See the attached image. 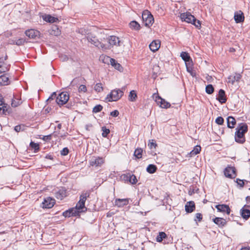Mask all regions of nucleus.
<instances>
[{
    "mask_svg": "<svg viewBox=\"0 0 250 250\" xmlns=\"http://www.w3.org/2000/svg\"><path fill=\"white\" fill-rule=\"evenodd\" d=\"M218 211L222 212H226L227 214H229L230 212V209L229 206L227 205H218L215 206Z\"/></svg>",
    "mask_w": 250,
    "mask_h": 250,
    "instance_id": "16",
    "label": "nucleus"
},
{
    "mask_svg": "<svg viewBox=\"0 0 250 250\" xmlns=\"http://www.w3.org/2000/svg\"><path fill=\"white\" fill-rule=\"evenodd\" d=\"M216 124L221 125L224 123V119L222 117H217L215 120Z\"/></svg>",
    "mask_w": 250,
    "mask_h": 250,
    "instance_id": "53",
    "label": "nucleus"
},
{
    "mask_svg": "<svg viewBox=\"0 0 250 250\" xmlns=\"http://www.w3.org/2000/svg\"><path fill=\"white\" fill-rule=\"evenodd\" d=\"M115 205L118 207H122L128 204V199H116L115 201Z\"/></svg>",
    "mask_w": 250,
    "mask_h": 250,
    "instance_id": "21",
    "label": "nucleus"
},
{
    "mask_svg": "<svg viewBox=\"0 0 250 250\" xmlns=\"http://www.w3.org/2000/svg\"><path fill=\"white\" fill-rule=\"evenodd\" d=\"M103 108V106L101 105H97L95 106L93 109V112L95 113H97L100 112L102 110Z\"/></svg>",
    "mask_w": 250,
    "mask_h": 250,
    "instance_id": "49",
    "label": "nucleus"
},
{
    "mask_svg": "<svg viewBox=\"0 0 250 250\" xmlns=\"http://www.w3.org/2000/svg\"><path fill=\"white\" fill-rule=\"evenodd\" d=\"M244 19V13L241 10L234 13V19L236 23H238L243 22Z\"/></svg>",
    "mask_w": 250,
    "mask_h": 250,
    "instance_id": "13",
    "label": "nucleus"
},
{
    "mask_svg": "<svg viewBox=\"0 0 250 250\" xmlns=\"http://www.w3.org/2000/svg\"><path fill=\"white\" fill-rule=\"evenodd\" d=\"M8 69L7 63H0V73L6 71Z\"/></svg>",
    "mask_w": 250,
    "mask_h": 250,
    "instance_id": "40",
    "label": "nucleus"
},
{
    "mask_svg": "<svg viewBox=\"0 0 250 250\" xmlns=\"http://www.w3.org/2000/svg\"><path fill=\"white\" fill-rule=\"evenodd\" d=\"M193 21H194L191 22V24L194 25L196 28L199 29L201 25V21L199 20L196 19V18L195 20Z\"/></svg>",
    "mask_w": 250,
    "mask_h": 250,
    "instance_id": "46",
    "label": "nucleus"
},
{
    "mask_svg": "<svg viewBox=\"0 0 250 250\" xmlns=\"http://www.w3.org/2000/svg\"><path fill=\"white\" fill-rule=\"evenodd\" d=\"M248 131V126L246 124H241L237 128L235 132V141L239 143H243L245 141L244 134Z\"/></svg>",
    "mask_w": 250,
    "mask_h": 250,
    "instance_id": "1",
    "label": "nucleus"
},
{
    "mask_svg": "<svg viewBox=\"0 0 250 250\" xmlns=\"http://www.w3.org/2000/svg\"><path fill=\"white\" fill-rule=\"evenodd\" d=\"M92 125H85V128L87 130H89L90 128H91Z\"/></svg>",
    "mask_w": 250,
    "mask_h": 250,
    "instance_id": "62",
    "label": "nucleus"
},
{
    "mask_svg": "<svg viewBox=\"0 0 250 250\" xmlns=\"http://www.w3.org/2000/svg\"><path fill=\"white\" fill-rule=\"evenodd\" d=\"M195 208V206L193 201L188 202L185 206V210L188 213L192 212Z\"/></svg>",
    "mask_w": 250,
    "mask_h": 250,
    "instance_id": "22",
    "label": "nucleus"
},
{
    "mask_svg": "<svg viewBox=\"0 0 250 250\" xmlns=\"http://www.w3.org/2000/svg\"><path fill=\"white\" fill-rule=\"evenodd\" d=\"M196 218L199 221H200L202 219V215L200 213H197L196 214Z\"/></svg>",
    "mask_w": 250,
    "mask_h": 250,
    "instance_id": "60",
    "label": "nucleus"
},
{
    "mask_svg": "<svg viewBox=\"0 0 250 250\" xmlns=\"http://www.w3.org/2000/svg\"><path fill=\"white\" fill-rule=\"evenodd\" d=\"M123 93V91L120 89L113 90L109 94L107 95L106 100L109 102L117 101L122 97Z\"/></svg>",
    "mask_w": 250,
    "mask_h": 250,
    "instance_id": "3",
    "label": "nucleus"
},
{
    "mask_svg": "<svg viewBox=\"0 0 250 250\" xmlns=\"http://www.w3.org/2000/svg\"><path fill=\"white\" fill-rule=\"evenodd\" d=\"M148 146L150 149H153L155 148L157 145L154 140H150L149 141Z\"/></svg>",
    "mask_w": 250,
    "mask_h": 250,
    "instance_id": "45",
    "label": "nucleus"
},
{
    "mask_svg": "<svg viewBox=\"0 0 250 250\" xmlns=\"http://www.w3.org/2000/svg\"><path fill=\"white\" fill-rule=\"evenodd\" d=\"M119 111L117 110H115L110 113V115L113 117H117L119 115Z\"/></svg>",
    "mask_w": 250,
    "mask_h": 250,
    "instance_id": "58",
    "label": "nucleus"
},
{
    "mask_svg": "<svg viewBox=\"0 0 250 250\" xmlns=\"http://www.w3.org/2000/svg\"><path fill=\"white\" fill-rule=\"evenodd\" d=\"M25 41V40L23 38H21L15 41L14 43H15L16 45H21L23 44Z\"/></svg>",
    "mask_w": 250,
    "mask_h": 250,
    "instance_id": "51",
    "label": "nucleus"
},
{
    "mask_svg": "<svg viewBox=\"0 0 250 250\" xmlns=\"http://www.w3.org/2000/svg\"><path fill=\"white\" fill-rule=\"evenodd\" d=\"M89 196V192H83L80 196V201L77 204L76 206V208L78 209V210H80L81 212H83L84 211V209L86 210V208L85 207V202L87 197Z\"/></svg>",
    "mask_w": 250,
    "mask_h": 250,
    "instance_id": "4",
    "label": "nucleus"
},
{
    "mask_svg": "<svg viewBox=\"0 0 250 250\" xmlns=\"http://www.w3.org/2000/svg\"><path fill=\"white\" fill-rule=\"evenodd\" d=\"M110 65H111L112 67H113L119 71L123 72L124 69L120 63H110Z\"/></svg>",
    "mask_w": 250,
    "mask_h": 250,
    "instance_id": "39",
    "label": "nucleus"
},
{
    "mask_svg": "<svg viewBox=\"0 0 250 250\" xmlns=\"http://www.w3.org/2000/svg\"><path fill=\"white\" fill-rule=\"evenodd\" d=\"M180 18L183 21L191 23L195 20V17L189 12L183 13L180 14Z\"/></svg>",
    "mask_w": 250,
    "mask_h": 250,
    "instance_id": "8",
    "label": "nucleus"
},
{
    "mask_svg": "<svg viewBox=\"0 0 250 250\" xmlns=\"http://www.w3.org/2000/svg\"><path fill=\"white\" fill-rule=\"evenodd\" d=\"M25 35L29 39H35L40 36V32L33 29H28L25 32Z\"/></svg>",
    "mask_w": 250,
    "mask_h": 250,
    "instance_id": "9",
    "label": "nucleus"
},
{
    "mask_svg": "<svg viewBox=\"0 0 250 250\" xmlns=\"http://www.w3.org/2000/svg\"><path fill=\"white\" fill-rule=\"evenodd\" d=\"M42 19L49 23H55V22H58L59 21V20L58 18L53 17L49 14H45L44 15L42 16Z\"/></svg>",
    "mask_w": 250,
    "mask_h": 250,
    "instance_id": "15",
    "label": "nucleus"
},
{
    "mask_svg": "<svg viewBox=\"0 0 250 250\" xmlns=\"http://www.w3.org/2000/svg\"><path fill=\"white\" fill-rule=\"evenodd\" d=\"M61 31L57 26H55L53 27V29L50 32V34L55 36H58L60 34Z\"/></svg>",
    "mask_w": 250,
    "mask_h": 250,
    "instance_id": "36",
    "label": "nucleus"
},
{
    "mask_svg": "<svg viewBox=\"0 0 250 250\" xmlns=\"http://www.w3.org/2000/svg\"><path fill=\"white\" fill-rule=\"evenodd\" d=\"M224 174L226 177L229 178H234L236 176L235 170L234 167H228L224 170Z\"/></svg>",
    "mask_w": 250,
    "mask_h": 250,
    "instance_id": "10",
    "label": "nucleus"
},
{
    "mask_svg": "<svg viewBox=\"0 0 250 250\" xmlns=\"http://www.w3.org/2000/svg\"><path fill=\"white\" fill-rule=\"evenodd\" d=\"M142 17L144 25L146 27H150L154 23L153 16L147 10L143 12Z\"/></svg>",
    "mask_w": 250,
    "mask_h": 250,
    "instance_id": "2",
    "label": "nucleus"
},
{
    "mask_svg": "<svg viewBox=\"0 0 250 250\" xmlns=\"http://www.w3.org/2000/svg\"><path fill=\"white\" fill-rule=\"evenodd\" d=\"M241 78V75L240 74H235L234 76H230L228 78V83L233 84L236 81L238 82Z\"/></svg>",
    "mask_w": 250,
    "mask_h": 250,
    "instance_id": "26",
    "label": "nucleus"
},
{
    "mask_svg": "<svg viewBox=\"0 0 250 250\" xmlns=\"http://www.w3.org/2000/svg\"><path fill=\"white\" fill-rule=\"evenodd\" d=\"M95 90L97 92H102L103 90V87L101 83H97L94 86Z\"/></svg>",
    "mask_w": 250,
    "mask_h": 250,
    "instance_id": "42",
    "label": "nucleus"
},
{
    "mask_svg": "<svg viewBox=\"0 0 250 250\" xmlns=\"http://www.w3.org/2000/svg\"><path fill=\"white\" fill-rule=\"evenodd\" d=\"M54 204L55 200L50 197H47L45 198L44 201L42 203V207L43 208H50L54 206Z\"/></svg>",
    "mask_w": 250,
    "mask_h": 250,
    "instance_id": "11",
    "label": "nucleus"
},
{
    "mask_svg": "<svg viewBox=\"0 0 250 250\" xmlns=\"http://www.w3.org/2000/svg\"><path fill=\"white\" fill-rule=\"evenodd\" d=\"M63 215L65 217H70L71 216V213L70 209L65 211L63 213Z\"/></svg>",
    "mask_w": 250,
    "mask_h": 250,
    "instance_id": "57",
    "label": "nucleus"
},
{
    "mask_svg": "<svg viewBox=\"0 0 250 250\" xmlns=\"http://www.w3.org/2000/svg\"><path fill=\"white\" fill-rule=\"evenodd\" d=\"M227 122L228 127L230 128H233L236 124L235 119L232 116H229L227 118Z\"/></svg>",
    "mask_w": 250,
    "mask_h": 250,
    "instance_id": "31",
    "label": "nucleus"
},
{
    "mask_svg": "<svg viewBox=\"0 0 250 250\" xmlns=\"http://www.w3.org/2000/svg\"><path fill=\"white\" fill-rule=\"evenodd\" d=\"M68 58L66 56H64L63 57L62 61H67Z\"/></svg>",
    "mask_w": 250,
    "mask_h": 250,
    "instance_id": "63",
    "label": "nucleus"
},
{
    "mask_svg": "<svg viewBox=\"0 0 250 250\" xmlns=\"http://www.w3.org/2000/svg\"><path fill=\"white\" fill-rule=\"evenodd\" d=\"M122 177L124 180L129 181V183L131 184H135L137 182L136 177L133 174H124L122 175Z\"/></svg>",
    "mask_w": 250,
    "mask_h": 250,
    "instance_id": "14",
    "label": "nucleus"
},
{
    "mask_svg": "<svg viewBox=\"0 0 250 250\" xmlns=\"http://www.w3.org/2000/svg\"><path fill=\"white\" fill-rule=\"evenodd\" d=\"M236 182L238 184V185L240 186V187H243L244 185V182L242 180L237 179Z\"/></svg>",
    "mask_w": 250,
    "mask_h": 250,
    "instance_id": "56",
    "label": "nucleus"
},
{
    "mask_svg": "<svg viewBox=\"0 0 250 250\" xmlns=\"http://www.w3.org/2000/svg\"><path fill=\"white\" fill-rule=\"evenodd\" d=\"M10 81L8 77L5 75L0 76V86H4L9 84Z\"/></svg>",
    "mask_w": 250,
    "mask_h": 250,
    "instance_id": "28",
    "label": "nucleus"
},
{
    "mask_svg": "<svg viewBox=\"0 0 250 250\" xmlns=\"http://www.w3.org/2000/svg\"><path fill=\"white\" fill-rule=\"evenodd\" d=\"M153 98L157 103V104L162 108H167L170 106V103L166 101L165 99H162L157 94H154L153 95Z\"/></svg>",
    "mask_w": 250,
    "mask_h": 250,
    "instance_id": "5",
    "label": "nucleus"
},
{
    "mask_svg": "<svg viewBox=\"0 0 250 250\" xmlns=\"http://www.w3.org/2000/svg\"><path fill=\"white\" fill-rule=\"evenodd\" d=\"M187 71L190 73L192 77L196 75V68L194 66L193 63H185Z\"/></svg>",
    "mask_w": 250,
    "mask_h": 250,
    "instance_id": "18",
    "label": "nucleus"
},
{
    "mask_svg": "<svg viewBox=\"0 0 250 250\" xmlns=\"http://www.w3.org/2000/svg\"><path fill=\"white\" fill-rule=\"evenodd\" d=\"M93 45L97 47L99 49H102L103 51L109 49V45H105V44L102 43L101 42H100L98 40V39L97 38L96 39V41L94 42Z\"/></svg>",
    "mask_w": 250,
    "mask_h": 250,
    "instance_id": "20",
    "label": "nucleus"
},
{
    "mask_svg": "<svg viewBox=\"0 0 250 250\" xmlns=\"http://www.w3.org/2000/svg\"><path fill=\"white\" fill-rule=\"evenodd\" d=\"M235 51V48H234L233 47H230L229 48V52H234Z\"/></svg>",
    "mask_w": 250,
    "mask_h": 250,
    "instance_id": "64",
    "label": "nucleus"
},
{
    "mask_svg": "<svg viewBox=\"0 0 250 250\" xmlns=\"http://www.w3.org/2000/svg\"><path fill=\"white\" fill-rule=\"evenodd\" d=\"M3 104H4L3 101L0 99V105H2V107H0V113L6 114V112L8 111V108Z\"/></svg>",
    "mask_w": 250,
    "mask_h": 250,
    "instance_id": "37",
    "label": "nucleus"
},
{
    "mask_svg": "<svg viewBox=\"0 0 250 250\" xmlns=\"http://www.w3.org/2000/svg\"><path fill=\"white\" fill-rule=\"evenodd\" d=\"M137 96L135 90H131L128 95V100L131 102H134L136 100Z\"/></svg>",
    "mask_w": 250,
    "mask_h": 250,
    "instance_id": "33",
    "label": "nucleus"
},
{
    "mask_svg": "<svg viewBox=\"0 0 250 250\" xmlns=\"http://www.w3.org/2000/svg\"><path fill=\"white\" fill-rule=\"evenodd\" d=\"M30 146L32 148H33L35 150V151H37L39 149V145L33 142H31L30 143Z\"/></svg>",
    "mask_w": 250,
    "mask_h": 250,
    "instance_id": "50",
    "label": "nucleus"
},
{
    "mask_svg": "<svg viewBox=\"0 0 250 250\" xmlns=\"http://www.w3.org/2000/svg\"><path fill=\"white\" fill-rule=\"evenodd\" d=\"M87 91L86 87L85 85L82 84L79 86V92H86Z\"/></svg>",
    "mask_w": 250,
    "mask_h": 250,
    "instance_id": "52",
    "label": "nucleus"
},
{
    "mask_svg": "<svg viewBox=\"0 0 250 250\" xmlns=\"http://www.w3.org/2000/svg\"><path fill=\"white\" fill-rule=\"evenodd\" d=\"M217 99L222 104L225 103L226 102L227 99L225 96V93L224 90L223 89H220L219 90Z\"/></svg>",
    "mask_w": 250,
    "mask_h": 250,
    "instance_id": "27",
    "label": "nucleus"
},
{
    "mask_svg": "<svg viewBox=\"0 0 250 250\" xmlns=\"http://www.w3.org/2000/svg\"><path fill=\"white\" fill-rule=\"evenodd\" d=\"M206 91L208 94H211L214 91V88L211 84H208L206 86Z\"/></svg>",
    "mask_w": 250,
    "mask_h": 250,
    "instance_id": "41",
    "label": "nucleus"
},
{
    "mask_svg": "<svg viewBox=\"0 0 250 250\" xmlns=\"http://www.w3.org/2000/svg\"><path fill=\"white\" fill-rule=\"evenodd\" d=\"M99 61L101 62H116L115 59L104 54L100 56Z\"/></svg>",
    "mask_w": 250,
    "mask_h": 250,
    "instance_id": "19",
    "label": "nucleus"
},
{
    "mask_svg": "<svg viewBox=\"0 0 250 250\" xmlns=\"http://www.w3.org/2000/svg\"><path fill=\"white\" fill-rule=\"evenodd\" d=\"M69 95L67 92H62L56 98V102L59 105H63L69 100Z\"/></svg>",
    "mask_w": 250,
    "mask_h": 250,
    "instance_id": "7",
    "label": "nucleus"
},
{
    "mask_svg": "<svg viewBox=\"0 0 250 250\" xmlns=\"http://www.w3.org/2000/svg\"><path fill=\"white\" fill-rule=\"evenodd\" d=\"M51 135H47V136H44L43 138V139L44 140H50L51 139Z\"/></svg>",
    "mask_w": 250,
    "mask_h": 250,
    "instance_id": "61",
    "label": "nucleus"
},
{
    "mask_svg": "<svg viewBox=\"0 0 250 250\" xmlns=\"http://www.w3.org/2000/svg\"><path fill=\"white\" fill-rule=\"evenodd\" d=\"M86 38L87 40L88 41V42H89L91 43L92 44H94V42L96 41V37H93L91 35H88L86 37Z\"/></svg>",
    "mask_w": 250,
    "mask_h": 250,
    "instance_id": "43",
    "label": "nucleus"
},
{
    "mask_svg": "<svg viewBox=\"0 0 250 250\" xmlns=\"http://www.w3.org/2000/svg\"><path fill=\"white\" fill-rule=\"evenodd\" d=\"M56 97V92H53L51 95L49 97V98L48 99V101H50V100H53L54 99H55V98Z\"/></svg>",
    "mask_w": 250,
    "mask_h": 250,
    "instance_id": "59",
    "label": "nucleus"
},
{
    "mask_svg": "<svg viewBox=\"0 0 250 250\" xmlns=\"http://www.w3.org/2000/svg\"><path fill=\"white\" fill-rule=\"evenodd\" d=\"M14 129L16 132H19L24 129V126L23 125H18L15 127Z\"/></svg>",
    "mask_w": 250,
    "mask_h": 250,
    "instance_id": "48",
    "label": "nucleus"
},
{
    "mask_svg": "<svg viewBox=\"0 0 250 250\" xmlns=\"http://www.w3.org/2000/svg\"><path fill=\"white\" fill-rule=\"evenodd\" d=\"M129 26L132 30L139 31L141 29L140 24L136 21H132L129 23Z\"/></svg>",
    "mask_w": 250,
    "mask_h": 250,
    "instance_id": "30",
    "label": "nucleus"
},
{
    "mask_svg": "<svg viewBox=\"0 0 250 250\" xmlns=\"http://www.w3.org/2000/svg\"><path fill=\"white\" fill-rule=\"evenodd\" d=\"M71 215L72 216H77L79 215V213L80 212H82L80 210H78V209H77L76 208H72L70 209Z\"/></svg>",
    "mask_w": 250,
    "mask_h": 250,
    "instance_id": "44",
    "label": "nucleus"
},
{
    "mask_svg": "<svg viewBox=\"0 0 250 250\" xmlns=\"http://www.w3.org/2000/svg\"><path fill=\"white\" fill-rule=\"evenodd\" d=\"M180 57L185 62H193L189 53L187 52H182L180 54Z\"/></svg>",
    "mask_w": 250,
    "mask_h": 250,
    "instance_id": "23",
    "label": "nucleus"
},
{
    "mask_svg": "<svg viewBox=\"0 0 250 250\" xmlns=\"http://www.w3.org/2000/svg\"><path fill=\"white\" fill-rule=\"evenodd\" d=\"M160 67L157 64H155L153 65V70L154 73L157 74L159 72Z\"/></svg>",
    "mask_w": 250,
    "mask_h": 250,
    "instance_id": "54",
    "label": "nucleus"
},
{
    "mask_svg": "<svg viewBox=\"0 0 250 250\" xmlns=\"http://www.w3.org/2000/svg\"><path fill=\"white\" fill-rule=\"evenodd\" d=\"M213 222L219 227H223L226 224V221L224 219L220 217L214 218Z\"/></svg>",
    "mask_w": 250,
    "mask_h": 250,
    "instance_id": "29",
    "label": "nucleus"
},
{
    "mask_svg": "<svg viewBox=\"0 0 250 250\" xmlns=\"http://www.w3.org/2000/svg\"><path fill=\"white\" fill-rule=\"evenodd\" d=\"M104 163V160L102 157H93L90 161V165L92 166L100 167Z\"/></svg>",
    "mask_w": 250,
    "mask_h": 250,
    "instance_id": "12",
    "label": "nucleus"
},
{
    "mask_svg": "<svg viewBox=\"0 0 250 250\" xmlns=\"http://www.w3.org/2000/svg\"><path fill=\"white\" fill-rule=\"evenodd\" d=\"M143 149L141 148H137L135 151L134 155L138 159L141 158L142 156Z\"/></svg>",
    "mask_w": 250,
    "mask_h": 250,
    "instance_id": "38",
    "label": "nucleus"
},
{
    "mask_svg": "<svg viewBox=\"0 0 250 250\" xmlns=\"http://www.w3.org/2000/svg\"><path fill=\"white\" fill-rule=\"evenodd\" d=\"M161 42L159 40L153 41L149 45L150 49L153 52L157 51L160 47Z\"/></svg>",
    "mask_w": 250,
    "mask_h": 250,
    "instance_id": "17",
    "label": "nucleus"
},
{
    "mask_svg": "<svg viewBox=\"0 0 250 250\" xmlns=\"http://www.w3.org/2000/svg\"><path fill=\"white\" fill-rule=\"evenodd\" d=\"M66 196V191L63 189H60L55 192V197L60 200H62Z\"/></svg>",
    "mask_w": 250,
    "mask_h": 250,
    "instance_id": "25",
    "label": "nucleus"
},
{
    "mask_svg": "<svg viewBox=\"0 0 250 250\" xmlns=\"http://www.w3.org/2000/svg\"><path fill=\"white\" fill-rule=\"evenodd\" d=\"M249 206H245L241 210V215L243 218L247 219L250 216V210Z\"/></svg>",
    "mask_w": 250,
    "mask_h": 250,
    "instance_id": "24",
    "label": "nucleus"
},
{
    "mask_svg": "<svg viewBox=\"0 0 250 250\" xmlns=\"http://www.w3.org/2000/svg\"><path fill=\"white\" fill-rule=\"evenodd\" d=\"M201 151V147L196 146L194 149L188 154L189 157H192L200 153Z\"/></svg>",
    "mask_w": 250,
    "mask_h": 250,
    "instance_id": "32",
    "label": "nucleus"
},
{
    "mask_svg": "<svg viewBox=\"0 0 250 250\" xmlns=\"http://www.w3.org/2000/svg\"><path fill=\"white\" fill-rule=\"evenodd\" d=\"M157 167L155 165H149L146 168L147 171L149 173H153L156 170Z\"/></svg>",
    "mask_w": 250,
    "mask_h": 250,
    "instance_id": "35",
    "label": "nucleus"
},
{
    "mask_svg": "<svg viewBox=\"0 0 250 250\" xmlns=\"http://www.w3.org/2000/svg\"><path fill=\"white\" fill-rule=\"evenodd\" d=\"M167 236L166 234L164 232H160L159 235L157 236L156 240L158 242H161L163 241V239L165 238Z\"/></svg>",
    "mask_w": 250,
    "mask_h": 250,
    "instance_id": "34",
    "label": "nucleus"
},
{
    "mask_svg": "<svg viewBox=\"0 0 250 250\" xmlns=\"http://www.w3.org/2000/svg\"><path fill=\"white\" fill-rule=\"evenodd\" d=\"M108 43L106 45H109V49H110L111 46L115 45L120 46L123 44V42L121 41L119 38L115 36H111L108 39Z\"/></svg>",
    "mask_w": 250,
    "mask_h": 250,
    "instance_id": "6",
    "label": "nucleus"
},
{
    "mask_svg": "<svg viewBox=\"0 0 250 250\" xmlns=\"http://www.w3.org/2000/svg\"><path fill=\"white\" fill-rule=\"evenodd\" d=\"M102 136L104 137H106L107 135L109 133L110 130L109 129L106 128L105 127H102Z\"/></svg>",
    "mask_w": 250,
    "mask_h": 250,
    "instance_id": "47",
    "label": "nucleus"
},
{
    "mask_svg": "<svg viewBox=\"0 0 250 250\" xmlns=\"http://www.w3.org/2000/svg\"><path fill=\"white\" fill-rule=\"evenodd\" d=\"M69 150L67 147H65L63 148V149L61 151V154L62 155H66L68 153Z\"/></svg>",
    "mask_w": 250,
    "mask_h": 250,
    "instance_id": "55",
    "label": "nucleus"
}]
</instances>
